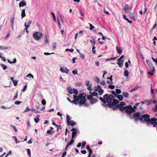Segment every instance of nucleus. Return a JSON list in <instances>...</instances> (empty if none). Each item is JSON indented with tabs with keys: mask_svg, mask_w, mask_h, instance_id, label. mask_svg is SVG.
Masks as SVG:
<instances>
[{
	"mask_svg": "<svg viewBox=\"0 0 157 157\" xmlns=\"http://www.w3.org/2000/svg\"><path fill=\"white\" fill-rule=\"evenodd\" d=\"M139 119L140 121L142 122H145L148 124L149 123L153 125L154 127H156L157 125V119L155 118H153L151 119H150V115L145 114L142 116L139 117ZM157 130V128H156Z\"/></svg>",
	"mask_w": 157,
	"mask_h": 157,
	"instance_id": "obj_1",
	"label": "nucleus"
},
{
	"mask_svg": "<svg viewBox=\"0 0 157 157\" xmlns=\"http://www.w3.org/2000/svg\"><path fill=\"white\" fill-rule=\"evenodd\" d=\"M43 36L42 33L40 32H36L33 34V37L36 40L40 39Z\"/></svg>",
	"mask_w": 157,
	"mask_h": 157,
	"instance_id": "obj_2",
	"label": "nucleus"
},
{
	"mask_svg": "<svg viewBox=\"0 0 157 157\" xmlns=\"http://www.w3.org/2000/svg\"><path fill=\"white\" fill-rule=\"evenodd\" d=\"M103 97L105 99L106 103L107 102L109 104H111L113 100V96L111 94L109 95L107 94H106Z\"/></svg>",
	"mask_w": 157,
	"mask_h": 157,
	"instance_id": "obj_3",
	"label": "nucleus"
},
{
	"mask_svg": "<svg viewBox=\"0 0 157 157\" xmlns=\"http://www.w3.org/2000/svg\"><path fill=\"white\" fill-rule=\"evenodd\" d=\"M127 107L126 109L125 112L128 114L129 115L131 113L135 112L136 110L133 109L132 106L131 105L127 106Z\"/></svg>",
	"mask_w": 157,
	"mask_h": 157,
	"instance_id": "obj_4",
	"label": "nucleus"
},
{
	"mask_svg": "<svg viewBox=\"0 0 157 157\" xmlns=\"http://www.w3.org/2000/svg\"><path fill=\"white\" fill-rule=\"evenodd\" d=\"M83 95L82 96V98H81L80 99L81 100L78 103L79 104V106L80 107H81L82 104L84 105L86 101V99L85 98L86 94L84 93H83Z\"/></svg>",
	"mask_w": 157,
	"mask_h": 157,
	"instance_id": "obj_5",
	"label": "nucleus"
},
{
	"mask_svg": "<svg viewBox=\"0 0 157 157\" xmlns=\"http://www.w3.org/2000/svg\"><path fill=\"white\" fill-rule=\"evenodd\" d=\"M146 62L147 64L148 65L149 67L151 70L152 71H153L154 72H155V67L153 66V65L151 63V61H150L148 59H147L146 60Z\"/></svg>",
	"mask_w": 157,
	"mask_h": 157,
	"instance_id": "obj_6",
	"label": "nucleus"
},
{
	"mask_svg": "<svg viewBox=\"0 0 157 157\" xmlns=\"http://www.w3.org/2000/svg\"><path fill=\"white\" fill-rule=\"evenodd\" d=\"M15 15L13 14L11 15L10 18V25L11 26V28L12 30L13 29L14 23L15 19Z\"/></svg>",
	"mask_w": 157,
	"mask_h": 157,
	"instance_id": "obj_7",
	"label": "nucleus"
},
{
	"mask_svg": "<svg viewBox=\"0 0 157 157\" xmlns=\"http://www.w3.org/2000/svg\"><path fill=\"white\" fill-rule=\"evenodd\" d=\"M83 94H79L78 96L74 95L73 96V98L74 99L77 101H78L81 98H82V96H83Z\"/></svg>",
	"mask_w": 157,
	"mask_h": 157,
	"instance_id": "obj_8",
	"label": "nucleus"
},
{
	"mask_svg": "<svg viewBox=\"0 0 157 157\" xmlns=\"http://www.w3.org/2000/svg\"><path fill=\"white\" fill-rule=\"evenodd\" d=\"M59 70L62 73H65L66 74H68L69 71L68 69L64 67H61Z\"/></svg>",
	"mask_w": 157,
	"mask_h": 157,
	"instance_id": "obj_9",
	"label": "nucleus"
},
{
	"mask_svg": "<svg viewBox=\"0 0 157 157\" xmlns=\"http://www.w3.org/2000/svg\"><path fill=\"white\" fill-rule=\"evenodd\" d=\"M130 7H129L128 5L126 4L125 5L123 9H124V12L126 13H127L128 12V10H129L130 9Z\"/></svg>",
	"mask_w": 157,
	"mask_h": 157,
	"instance_id": "obj_10",
	"label": "nucleus"
},
{
	"mask_svg": "<svg viewBox=\"0 0 157 157\" xmlns=\"http://www.w3.org/2000/svg\"><path fill=\"white\" fill-rule=\"evenodd\" d=\"M71 131L72 132L71 133L72 135H73L75 136L76 134L77 133L78 130L76 128H73L71 129Z\"/></svg>",
	"mask_w": 157,
	"mask_h": 157,
	"instance_id": "obj_11",
	"label": "nucleus"
},
{
	"mask_svg": "<svg viewBox=\"0 0 157 157\" xmlns=\"http://www.w3.org/2000/svg\"><path fill=\"white\" fill-rule=\"evenodd\" d=\"M119 102V101L117 100L113 99V102L111 104L112 105L111 107H112L113 106H115Z\"/></svg>",
	"mask_w": 157,
	"mask_h": 157,
	"instance_id": "obj_12",
	"label": "nucleus"
},
{
	"mask_svg": "<svg viewBox=\"0 0 157 157\" xmlns=\"http://www.w3.org/2000/svg\"><path fill=\"white\" fill-rule=\"evenodd\" d=\"M26 3L25 1L23 0L21 1L19 4V6L20 7H23L26 6Z\"/></svg>",
	"mask_w": 157,
	"mask_h": 157,
	"instance_id": "obj_13",
	"label": "nucleus"
},
{
	"mask_svg": "<svg viewBox=\"0 0 157 157\" xmlns=\"http://www.w3.org/2000/svg\"><path fill=\"white\" fill-rule=\"evenodd\" d=\"M140 113L139 112H137L136 113H135L133 114V116L136 118H137V117H138V118L140 117H141L142 115L140 116ZM138 119L140 120L139 118H138Z\"/></svg>",
	"mask_w": 157,
	"mask_h": 157,
	"instance_id": "obj_14",
	"label": "nucleus"
},
{
	"mask_svg": "<svg viewBox=\"0 0 157 157\" xmlns=\"http://www.w3.org/2000/svg\"><path fill=\"white\" fill-rule=\"evenodd\" d=\"M21 15V17L22 19L25 16L26 14H25V9H23L22 10Z\"/></svg>",
	"mask_w": 157,
	"mask_h": 157,
	"instance_id": "obj_15",
	"label": "nucleus"
},
{
	"mask_svg": "<svg viewBox=\"0 0 157 157\" xmlns=\"http://www.w3.org/2000/svg\"><path fill=\"white\" fill-rule=\"evenodd\" d=\"M92 40H90V41L91 43H92V45H95V37L92 36L91 37Z\"/></svg>",
	"mask_w": 157,
	"mask_h": 157,
	"instance_id": "obj_16",
	"label": "nucleus"
},
{
	"mask_svg": "<svg viewBox=\"0 0 157 157\" xmlns=\"http://www.w3.org/2000/svg\"><path fill=\"white\" fill-rule=\"evenodd\" d=\"M66 119L67 125H68L69 124V123L71 119V117L68 114H67L66 115Z\"/></svg>",
	"mask_w": 157,
	"mask_h": 157,
	"instance_id": "obj_17",
	"label": "nucleus"
},
{
	"mask_svg": "<svg viewBox=\"0 0 157 157\" xmlns=\"http://www.w3.org/2000/svg\"><path fill=\"white\" fill-rule=\"evenodd\" d=\"M67 91L70 94H72L73 93L72 89L71 86H69L67 88Z\"/></svg>",
	"mask_w": 157,
	"mask_h": 157,
	"instance_id": "obj_18",
	"label": "nucleus"
},
{
	"mask_svg": "<svg viewBox=\"0 0 157 157\" xmlns=\"http://www.w3.org/2000/svg\"><path fill=\"white\" fill-rule=\"evenodd\" d=\"M98 100L96 98H92L90 101V103L91 104H94L96 102H97Z\"/></svg>",
	"mask_w": 157,
	"mask_h": 157,
	"instance_id": "obj_19",
	"label": "nucleus"
},
{
	"mask_svg": "<svg viewBox=\"0 0 157 157\" xmlns=\"http://www.w3.org/2000/svg\"><path fill=\"white\" fill-rule=\"evenodd\" d=\"M106 103H104L102 104V105L104 107H106L107 106H108L109 107H111V104H109L108 103L107 104H106Z\"/></svg>",
	"mask_w": 157,
	"mask_h": 157,
	"instance_id": "obj_20",
	"label": "nucleus"
},
{
	"mask_svg": "<svg viewBox=\"0 0 157 157\" xmlns=\"http://www.w3.org/2000/svg\"><path fill=\"white\" fill-rule=\"evenodd\" d=\"M37 116L34 119V121L36 123H38L39 121V117H40V116L37 115Z\"/></svg>",
	"mask_w": 157,
	"mask_h": 157,
	"instance_id": "obj_21",
	"label": "nucleus"
},
{
	"mask_svg": "<svg viewBox=\"0 0 157 157\" xmlns=\"http://www.w3.org/2000/svg\"><path fill=\"white\" fill-rule=\"evenodd\" d=\"M122 94L123 96L125 98H128L129 96L128 94L126 92H123L122 93Z\"/></svg>",
	"mask_w": 157,
	"mask_h": 157,
	"instance_id": "obj_22",
	"label": "nucleus"
},
{
	"mask_svg": "<svg viewBox=\"0 0 157 157\" xmlns=\"http://www.w3.org/2000/svg\"><path fill=\"white\" fill-rule=\"evenodd\" d=\"M101 88V86L99 85H98L97 86L95 87L94 88V90L96 91H98V90H99Z\"/></svg>",
	"mask_w": 157,
	"mask_h": 157,
	"instance_id": "obj_23",
	"label": "nucleus"
},
{
	"mask_svg": "<svg viewBox=\"0 0 157 157\" xmlns=\"http://www.w3.org/2000/svg\"><path fill=\"white\" fill-rule=\"evenodd\" d=\"M125 105V103L123 101L121 102L119 104H117L118 107H122L124 106Z\"/></svg>",
	"mask_w": 157,
	"mask_h": 157,
	"instance_id": "obj_24",
	"label": "nucleus"
},
{
	"mask_svg": "<svg viewBox=\"0 0 157 157\" xmlns=\"http://www.w3.org/2000/svg\"><path fill=\"white\" fill-rule=\"evenodd\" d=\"M69 124L68 125H70L71 126H73L75 124V123L73 121H70Z\"/></svg>",
	"mask_w": 157,
	"mask_h": 157,
	"instance_id": "obj_25",
	"label": "nucleus"
},
{
	"mask_svg": "<svg viewBox=\"0 0 157 157\" xmlns=\"http://www.w3.org/2000/svg\"><path fill=\"white\" fill-rule=\"evenodd\" d=\"M116 50L117 52L119 54H121L122 53V50L121 49H119L118 47L117 46L116 47Z\"/></svg>",
	"mask_w": 157,
	"mask_h": 157,
	"instance_id": "obj_26",
	"label": "nucleus"
},
{
	"mask_svg": "<svg viewBox=\"0 0 157 157\" xmlns=\"http://www.w3.org/2000/svg\"><path fill=\"white\" fill-rule=\"evenodd\" d=\"M0 66L2 67V68L4 70H6L7 68V67L4 64H0Z\"/></svg>",
	"mask_w": 157,
	"mask_h": 157,
	"instance_id": "obj_27",
	"label": "nucleus"
},
{
	"mask_svg": "<svg viewBox=\"0 0 157 157\" xmlns=\"http://www.w3.org/2000/svg\"><path fill=\"white\" fill-rule=\"evenodd\" d=\"M8 49V47L5 46L0 45V49L2 50H6Z\"/></svg>",
	"mask_w": 157,
	"mask_h": 157,
	"instance_id": "obj_28",
	"label": "nucleus"
},
{
	"mask_svg": "<svg viewBox=\"0 0 157 157\" xmlns=\"http://www.w3.org/2000/svg\"><path fill=\"white\" fill-rule=\"evenodd\" d=\"M127 107V106H125V107H122H122H119V108H119L120 110L121 111H124V110H126V109Z\"/></svg>",
	"mask_w": 157,
	"mask_h": 157,
	"instance_id": "obj_29",
	"label": "nucleus"
},
{
	"mask_svg": "<svg viewBox=\"0 0 157 157\" xmlns=\"http://www.w3.org/2000/svg\"><path fill=\"white\" fill-rule=\"evenodd\" d=\"M9 63H14L16 62V59L15 58H14L13 59V61H10L9 59H7Z\"/></svg>",
	"mask_w": 157,
	"mask_h": 157,
	"instance_id": "obj_30",
	"label": "nucleus"
},
{
	"mask_svg": "<svg viewBox=\"0 0 157 157\" xmlns=\"http://www.w3.org/2000/svg\"><path fill=\"white\" fill-rule=\"evenodd\" d=\"M124 75L125 77H128V71L125 70L124 72Z\"/></svg>",
	"mask_w": 157,
	"mask_h": 157,
	"instance_id": "obj_31",
	"label": "nucleus"
},
{
	"mask_svg": "<svg viewBox=\"0 0 157 157\" xmlns=\"http://www.w3.org/2000/svg\"><path fill=\"white\" fill-rule=\"evenodd\" d=\"M117 98L120 101H122V100L123 98V96L121 94L119 95H118Z\"/></svg>",
	"mask_w": 157,
	"mask_h": 157,
	"instance_id": "obj_32",
	"label": "nucleus"
},
{
	"mask_svg": "<svg viewBox=\"0 0 157 157\" xmlns=\"http://www.w3.org/2000/svg\"><path fill=\"white\" fill-rule=\"evenodd\" d=\"M99 99L101 101H102L103 103H106L105 99L104 97L103 98H102V97H100L99 98Z\"/></svg>",
	"mask_w": 157,
	"mask_h": 157,
	"instance_id": "obj_33",
	"label": "nucleus"
},
{
	"mask_svg": "<svg viewBox=\"0 0 157 157\" xmlns=\"http://www.w3.org/2000/svg\"><path fill=\"white\" fill-rule=\"evenodd\" d=\"M98 94L100 95H101L104 92L103 90L101 88L99 90H98Z\"/></svg>",
	"mask_w": 157,
	"mask_h": 157,
	"instance_id": "obj_34",
	"label": "nucleus"
},
{
	"mask_svg": "<svg viewBox=\"0 0 157 157\" xmlns=\"http://www.w3.org/2000/svg\"><path fill=\"white\" fill-rule=\"evenodd\" d=\"M110 108H112L113 110H115L117 109V108H119V107H118L117 105L116 106H113L112 107H111Z\"/></svg>",
	"mask_w": 157,
	"mask_h": 157,
	"instance_id": "obj_35",
	"label": "nucleus"
},
{
	"mask_svg": "<svg viewBox=\"0 0 157 157\" xmlns=\"http://www.w3.org/2000/svg\"><path fill=\"white\" fill-rule=\"evenodd\" d=\"M31 110L33 112L35 113H39V111L37 110L34 109H31Z\"/></svg>",
	"mask_w": 157,
	"mask_h": 157,
	"instance_id": "obj_36",
	"label": "nucleus"
},
{
	"mask_svg": "<svg viewBox=\"0 0 157 157\" xmlns=\"http://www.w3.org/2000/svg\"><path fill=\"white\" fill-rule=\"evenodd\" d=\"M94 80L97 83H99L100 81V79L97 77H96L94 79Z\"/></svg>",
	"mask_w": 157,
	"mask_h": 157,
	"instance_id": "obj_37",
	"label": "nucleus"
},
{
	"mask_svg": "<svg viewBox=\"0 0 157 157\" xmlns=\"http://www.w3.org/2000/svg\"><path fill=\"white\" fill-rule=\"evenodd\" d=\"M28 154V155L29 157H31V151L30 149L28 148L27 149Z\"/></svg>",
	"mask_w": 157,
	"mask_h": 157,
	"instance_id": "obj_38",
	"label": "nucleus"
},
{
	"mask_svg": "<svg viewBox=\"0 0 157 157\" xmlns=\"http://www.w3.org/2000/svg\"><path fill=\"white\" fill-rule=\"evenodd\" d=\"M18 96V92L17 91L16 92V95L15 96H14L13 98V100H15L17 98Z\"/></svg>",
	"mask_w": 157,
	"mask_h": 157,
	"instance_id": "obj_39",
	"label": "nucleus"
},
{
	"mask_svg": "<svg viewBox=\"0 0 157 157\" xmlns=\"http://www.w3.org/2000/svg\"><path fill=\"white\" fill-rule=\"evenodd\" d=\"M151 58L153 61L155 63L157 66V58H154L153 56L151 57Z\"/></svg>",
	"mask_w": 157,
	"mask_h": 157,
	"instance_id": "obj_40",
	"label": "nucleus"
},
{
	"mask_svg": "<svg viewBox=\"0 0 157 157\" xmlns=\"http://www.w3.org/2000/svg\"><path fill=\"white\" fill-rule=\"evenodd\" d=\"M56 44L55 43H54L52 44V48L53 49H55L56 48Z\"/></svg>",
	"mask_w": 157,
	"mask_h": 157,
	"instance_id": "obj_41",
	"label": "nucleus"
},
{
	"mask_svg": "<svg viewBox=\"0 0 157 157\" xmlns=\"http://www.w3.org/2000/svg\"><path fill=\"white\" fill-rule=\"evenodd\" d=\"M73 93L75 94H78V91L77 89L74 88L73 89Z\"/></svg>",
	"mask_w": 157,
	"mask_h": 157,
	"instance_id": "obj_42",
	"label": "nucleus"
},
{
	"mask_svg": "<svg viewBox=\"0 0 157 157\" xmlns=\"http://www.w3.org/2000/svg\"><path fill=\"white\" fill-rule=\"evenodd\" d=\"M93 96H96L97 97H98V93L96 92H93L92 93H91Z\"/></svg>",
	"mask_w": 157,
	"mask_h": 157,
	"instance_id": "obj_43",
	"label": "nucleus"
},
{
	"mask_svg": "<svg viewBox=\"0 0 157 157\" xmlns=\"http://www.w3.org/2000/svg\"><path fill=\"white\" fill-rule=\"evenodd\" d=\"M27 77H29V78H33V76L31 74H28L26 76Z\"/></svg>",
	"mask_w": 157,
	"mask_h": 157,
	"instance_id": "obj_44",
	"label": "nucleus"
},
{
	"mask_svg": "<svg viewBox=\"0 0 157 157\" xmlns=\"http://www.w3.org/2000/svg\"><path fill=\"white\" fill-rule=\"evenodd\" d=\"M51 13L52 15V17H53L54 21L55 22H56V17L54 15V13L52 12H51Z\"/></svg>",
	"mask_w": 157,
	"mask_h": 157,
	"instance_id": "obj_45",
	"label": "nucleus"
},
{
	"mask_svg": "<svg viewBox=\"0 0 157 157\" xmlns=\"http://www.w3.org/2000/svg\"><path fill=\"white\" fill-rule=\"evenodd\" d=\"M44 43H48V40L47 36L45 37Z\"/></svg>",
	"mask_w": 157,
	"mask_h": 157,
	"instance_id": "obj_46",
	"label": "nucleus"
},
{
	"mask_svg": "<svg viewBox=\"0 0 157 157\" xmlns=\"http://www.w3.org/2000/svg\"><path fill=\"white\" fill-rule=\"evenodd\" d=\"M117 64L119 65L120 67L121 68L123 66V64L122 63H121L120 62H118L117 63Z\"/></svg>",
	"mask_w": 157,
	"mask_h": 157,
	"instance_id": "obj_47",
	"label": "nucleus"
},
{
	"mask_svg": "<svg viewBox=\"0 0 157 157\" xmlns=\"http://www.w3.org/2000/svg\"><path fill=\"white\" fill-rule=\"evenodd\" d=\"M88 99L90 100V101L92 99V96L91 95H88L87 97Z\"/></svg>",
	"mask_w": 157,
	"mask_h": 157,
	"instance_id": "obj_48",
	"label": "nucleus"
},
{
	"mask_svg": "<svg viewBox=\"0 0 157 157\" xmlns=\"http://www.w3.org/2000/svg\"><path fill=\"white\" fill-rule=\"evenodd\" d=\"M10 126L11 127H12L13 128L14 131L15 132H17V129L16 128V127L15 126H13L12 125H10Z\"/></svg>",
	"mask_w": 157,
	"mask_h": 157,
	"instance_id": "obj_49",
	"label": "nucleus"
},
{
	"mask_svg": "<svg viewBox=\"0 0 157 157\" xmlns=\"http://www.w3.org/2000/svg\"><path fill=\"white\" fill-rule=\"evenodd\" d=\"M32 23V21H29L28 23V24L27 25L26 27V28H28L30 26V25Z\"/></svg>",
	"mask_w": 157,
	"mask_h": 157,
	"instance_id": "obj_50",
	"label": "nucleus"
},
{
	"mask_svg": "<svg viewBox=\"0 0 157 157\" xmlns=\"http://www.w3.org/2000/svg\"><path fill=\"white\" fill-rule=\"evenodd\" d=\"M72 73L74 75L78 74V72L77 70H73L72 71Z\"/></svg>",
	"mask_w": 157,
	"mask_h": 157,
	"instance_id": "obj_51",
	"label": "nucleus"
},
{
	"mask_svg": "<svg viewBox=\"0 0 157 157\" xmlns=\"http://www.w3.org/2000/svg\"><path fill=\"white\" fill-rule=\"evenodd\" d=\"M54 54V52H52L51 53H49L48 52H44V54L45 55H49L51 54Z\"/></svg>",
	"mask_w": 157,
	"mask_h": 157,
	"instance_id": "obj_52",
	"label": "nucleus"
},
{
	"mask_svg": "<svg viewBox=\"0 0 157 157\" xmlns=\"http://www.w3.org/2000/svg\"><path fill=\"white\" fill-rule=\"evenodd\" d=\"M31 110V109H30L28 107H27L25 109V110L24 111V113H25L27 112V111H29Z\"/></svg>",
	"mask_w": 157,
	"mask_h": 157,
	"instance_id": "obj_53",
	"label": "nucleus"
},
{
	"mask_svg": "<svg viewBox=\"0 0 157 157\" xmlns=\"http://www.w3.org/2000/svg\"><path fill=\"white\" fill-rule=\"evenodd\" d=\"M80 55V58L82 59H84L85 57V56L84 54H82L81 53L79 54Z\"/></svg>",
	"mask_w": 157,
	"mask_h": 157,
	"instance_id": "obj_54",
	"label": "nucleus"
},
{
	"mask_svg": "<svg viewBox=\"0 0 157 157\" xmlns=\"http://www.w3.org/2000/svg\"><path fill=\"white\" fill-rule=\"evenodd\" d=\"M86 144V142L85 141L83 142L82 144V145L81 147V149H82L85 146Z\"/></svg>",
	"mask_w": 157,
	"mask_h": 157,
	"instance_id": "obj_55",
	"label": "nucleus"
},
{
	"mask_svg": "<svg viewBox=\"0 0 157 157\" xmlns=\"http://www.w3.org/2000/svg\"><path fill=\"white\" fill-rule=\"evenodd\" d=\"M22 102V101H17L15 102L14 103L16 105H19V104H20Z\"/></svg>",
	"mask_w": 157,
	"mask_h": 157,
	"instance_id": "obj_56",
	"label": "nucleus"
},
{
	"mask_svg": "<svg viewBox=\"0 0 157 157\" xmlns=\"http://www.w3.org/2000/svg\"><path fill=\"white\" fill-rule=\"evenodd\" d=\"M86 86H89L90 85H91V84H90V81H86Z\"/></svg>",
	"mask_w": 157,
	"mask_h": 157,
	"instance_id": "obj_57",
	"label": "nucleus"
},
{
	"mask_svg": "<svg viewBox=\"0 0 157 157\" xmlns=\"http://www.w3.org/2000/svg\"><path fill=\"white\" fill-rule=\"evenodd\" d=\"M108 87L111 89H113L114 88V86L112 85H109Z\"/></svg>",
	"mask_w": 157,
	"mask_h": 157,
	"instance_id": "obj_58",
	"label": "nucleus"
},
{
	"mask_svg": "<svg viewBox=\"0 0 157 157\" xmlns=\"http://www.w3.org/2000/svg\"><path fill=\"white\" fill-rule=\"evenodd\" d=\"M60 80L61 81H62V82L65 83L66 81L65 80H64L62 78L61 76H60Z\"/></svg>",
	"mask_w": 157,
	"mask_h": 157,
	"instance_id": "obj_59",
	"label": "nucleus"
},
{
	"mask_svg": "<svg viewBox=\"0 0 157 157\" xmlns=\"http://www.w3.org/2000/svg\"><path fill=\"white\" fill-rule=\"evenodd\" d=\"M76 101H75L74 99L72 101H71V103H74L75 105H77L78 103L76 102Z\"/></svg>",
	"mask_w": 157,
	"mask_h": 157,
	"instance_id": "obj_60",
	"label": "nucleus"
},
{
	"mask_svg": "<svg viewBox=\"0 0 157 157\" xmlns=\"http://www.w3.org/2000/svg\"><path fill=\"white\" fill-rule=\"evenodd\" d=\"M41 102L42 104L44 105H45L46 104V101L44 99H43L42 100Z\"/></svg>",
	"mask_w": 157,
	"mask_h": 157,
	"instance_id": "obj_61",
	"label": "nucleus"
},
{
	"mask_svg": "<svg viewBox=\"0 0 157 157\" xmlns=\"http://www.w3.org/2000/svg\"><path fill=\"white\" fill-rule=\"evenodd\" d=\"M116 93L117 94H120L121 93V91L119 89H116Z\"/></svg>",
	"mask_w": 157,
	"mask_h": 157,
	"instance_id": "obj_62",
	"label": "nucleus"
},
{
	"mask_svg": "<svg viewBox=\"0 0 157 157\" xmlns=\"http://www.w3.org/2000/svg\"><path fill=\"white\" fill-rule=\"evenodd\" d=\"M13 82V83L14 85L15 86H16L17 85L18 81L16 80H14Z\"/></svg>",
	"mask_w": 157,
	"mask_h": 157,
	"instance_id": "obj_63",
	"label": "nucleus"
},
{
	"mask_svg": "<svg viewBox=\"0 0 157 157\" xmlns=\"http://www.w3.org/2000/svg\"><path fill=\"white\" fill-rule=\"evenodd\" d=\"M12 151H10L8 153H7L6 155V157H7L9 155H11L12 153Z\"/></svg>",
	"mask_w": 157,
	"mask_h": 157,
	"instance_id": "obj_64",
	"label": "nucleus"
}]
</instances>
